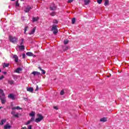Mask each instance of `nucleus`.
I'll list each match as a JSON object with an SVG mask.
<instances>
[{
  "instance_id": "1a4fd4ad",
  "label": "nucleus",
  "mask_w": 129,
  "mask_h": 129,
  "mask_svg": "<svg viewBox=\"0 0 129 129\" xmlns=\"http://www.w3.org/2000/svg\"><path fill=\"white\" fill-rule=\"evenodd\" d=\"M27 56H33V57H36V55H34L33 53L31 52H28L26 53Z\"/></svg>"
},
{
  "instance_id": "39448f33",
  "label": "nucleus",
  "mask_w": 129,
  "mask_h": 129,
  "mask_svg": "<svg viewBox=\"0 0 129 129\" xmlns=\"http://www.w3.org/2000/svg\"><path fill=\"white\" fill-rule=\"evenodd\" d=\"M32 8L30 6H27V8L24 10V12L25 13H29L31 10H32Z\"/></svg>"
},
{
  "instance_id": "2f4dec72",
  "label": "nucleus",
  "mask_w": 129,
  "mask_h": 129,
  "mask_svg": "<svg viewBox=\"0 0 129 129\" xmlns=\"http://www.w3.org/2000/svg\"><path fill=\"white\" fill-rule=\"evenodd\" d=\"M30 121L32 122V121H34L35 120V117H32L30 119Z\"/></svg>"
},
{
  "instance_id": "f3484780",
  "label": "nucleus",
  "mask_w": 129,
  "mask_h": 129,
  "mask_svg": "<svg viewBox=\"0 0 129 129\" xmlns=\"http://www.w3.org/2000/svg\"><path fill=\"white\" fill-rule=\"evenodd\" d=\"M108 5H109V1L105 0L104 6L106 7V6H108Z\"/></svg>"
},
{
  "instance_id": "bb28decb",
  "label": "nucleus",
  "mask_w": 129,
  "mask_h": 129,
  "mask_svg": "<svg viewBox=\"0 0 129 129\" xmlns=\"http://www.w3.org/2000/svg\"><path fill=\"white\" fill-rule=\"evenodd\" d=\"M31 122H32L30 120H28V121H27V122L25 123V124L26 125H28V124H30V123H31Z\"/></svg>"
},
{
  "instance_id": "f03ea898",
  "label": "nucleus",
  "mask_w": 129,
  "mask_h": 129,
  "mask_svg": "<svg viewBox=\"0 0 129 129\" xmlns=\"http://www.w3.org/2000/svg\"><path fill=\"white\" fill-rule=\"evenodd\" d=\"M9 40L10 42H11V43H13L14 44H15V43H17V41H18V38L16 37L10 36Z\"/></svg>"
},
{
  "instance_id": "6e6552de",
  "label": "nucleus",
  "mask_w": 129,
  "mask_h": 129,
  "mask_svg": "<svg viewBox=\"0 0 129 129\" xmlns=\"http://www.w3.org/2000/svg\"><path fill=\"white\" fill-rule=\"evenodd\" d=\"M11 127H12V126L10 125V124L7 123L4 126L5 129H11Z\"/></svg>"
},
{
  "instance_id": "c03bdc74",
  "label": "nucleus",
  "mask_w": 129,
  "mask_h": 129,
  "mask_svg": "<svg viewBox=\"0 0 129 129\" xmlns=\"http://www.w3.org/2000/svg\"><path fill=\"white\" fill-rule=\"evenodd\" d=\"M12 110H15V109H17V107H13L12 108Z\"/></svg>"
},
{
  "instance_id": "49530a36",
  "label": "nucleus",
  "mask_w": 129,
  "mask_h": 129,
  "mask_svg": "<svg viewBox=\"0 0 129 129\" xmlns=\"http://www.w3.org/2000/svg\"><path fill=\"white\" fill-rule=\"evenodd\" d=\"M73 1H74V0H69L68 1V3H72L73 2Z\"/></svg>"
},
{
  "instance_id": "e433bc0d",
  "label": "nucleus",
  "mask_w": 129,
  "mask_h": 129,
  "mask_svg": "<svg viewBox=\"0 0 129 129\" xmlns=\"http://www.w3.org/2000/svg\"><path fill=\"white\" fill-rule=\"evenodd\" d=\"M41 71H42V74H46V72H45V70H42Z\"/></svg>"
},
{
  "instance_id": "ea45409f",
  "label": "nucleus",
  "mask_w": 129,
  "mask_h": 129,
  "mask_svg": "<svg viewBox=\"0 0 129 129\" xmlns=\"http://www.w3.org/2000/svg\"><path fill=\"white\" fill-rule=\"evenodd\" d=\"M15 113H16V112L14 111H12L11 112V114H13V115H15Z\"/></svg>"
},
{
  "instance_id": "3c124183",
  "label": "nucleus",
  "mask_w": 129,
  "mask_h": 129,
  "mask_svg": "<svg viewBox=\"0 0 129 129\" xmlns=\"http://www.w3.org/2000/svg\"><path fill=\"white\" fill-rule=\"evenodd\" d=\"M38 69L40 70L41 71H42L43 70L42 69V68L40 67H38Z\"/></svg>"
},
{
  "instance_id": "a18cd8bd",
  "label": "nucleus",
  "mask_w": 129,
  "mask_h": 129,
  "mask_svg": "<svg viewBox=\"0 0 129 129\" xmlns=\"http://www.w3.org/2000/svg\"><path fill=\"white\" fill-rule=\"evenodd\" d=\"M4 76H2L0 77V80H3V79H4Z\"/></svg>"
},
{
  "instance_id": "c85d7f7f",
  "label": "nucleus",
  "mask_w": 129,
  "mask_h": 129,
  "mask_svg": "<svg viewBox=\"0 0 129 129\" xmlns=\"http://www.w3.org/2000/svg\"><path fill=\"white\" fill-rule=\"evenodd\" d=\"M21 42L20 43V46H23V44H24V38H22Z\"/></svg>"
},
{
  "instance_id": "2eb2a0df",
  "label": "nucleus",
  "mask_w": 129,
  "mask_h": 129,
  "mask_svg": "<svg viewBox=\"0 0 129 129\" xmlns=\"http://www.w3.org/2000/svg\"><path fill=\"white\" fill-rule=\"evenodd\" d=\"M69 49V47H68V46H63L62 47V49L63 50V51H67V50H68Z\"/></svg>"
},
{
  "instance_id": "ddd939ff",
  "label": "nucleus",
  "mask_w": 129,
  "mask_h": 129,
  "mask_svg": "<svg viewBox=\"0 0 129 129\" xmlns=\"http://www.w3.org/2000/svg\"><path fill=\"white\" fill-rule=\"evenodd\" d=\"M22 70H23L22 69V68H18L16 70V71H15V72H16V73H20V72H21V71H22Z\"/></svg>"
},
{
  "instance_id": "dca6fc26",
  "label": "nucleus",
  "mask_w": 129,
  "mask_h": 129,
  "mask_svg": "<svg viewBox=\"0 0 129 129\" xmlns=\"http://www.w3.org/2000/svg\"><path fill=\"white\" fill-rule=\"evenodd\" d=\"M0 99L2 101V104H5L6 103V99H3V98H2V97H1L0 96Z\"/></svg>"
},
{
  "instance_id": "473e14b6",
  "label": "nucleus",
  "mask_w": 129,
  "mask_h": 129,
  "mask_svg": "<svg viewBox=\"0 0 129 129\" xmlns=\"http://www.w3.org/2000/svg\"><path fill=\"white\" fill-rule=\"evenodd\" d=\"M97 2L98 3V4L100 5V4H101V3H102V0H97Z\"/></svg>"
},
{
  "instance_id": "393cba45",
  "label": "nucleus",
  "mask_w": 129,
  "mask_h": 129,
  "mask_svg": "<svg viewBox=\"0 0 129 129\" xmlns=\"http://www.w3.org/2000/svg\"><path fill=\"white\" fill-rule=\"evenodd\" d=\"M9 66H10V63H4L3 67L5 68V67H9Z\"/></svg>"
},
{
  "instance_id": "a878e982",
  "label": "nucleus",
  "mask_w": 129,
  "mask_h": 129,
  "mask_svg": "<svg viewBox=\"0 0 129 129\" xmlns=\"http://www.w3.org/2000/svg\"><path fill=\"white\" fill-rule=\"evenodd\" d=\"M50 15L51 16V17H54V16L56 15V12H52L50 14Z\"/></svg>"
},
{
  "instance_id": "09e8293b",
  "label": "nucleus",
  "mask_w": 129,
  "mask_h": 129,
  "mask_svg": "<svg viewBox=\"0 0 129 129\" xmlns=\"http://www.w3.org/2000/svg\"><path fill=\"white\" fill-rule=\"evenodd\" d=\"M28 129H32V125H29L28 127Z\"/></svg>"
},
{
  "instance_id": "58836bf2",
  "label": "nucleus",
  "mask_w": 129,
  "mask_h": 129,
  "mask_svg": "<svg viewBox=\"0 0 129 129\" xmlns=\"http://www.w3.org/2000/svg\"><path fill=\"white\" fill-rule=\"evenodd\" d=\"M39 90V87L38 86H36V88L35 89V91H38Z\"/></svg>"
},
{
  "instance_id": "de8ad7c7",
  "label": "nucleus",
  "mask_w": 129,
  "mask_h": 129,
  "mask_svg": "<svg viewBox=\"0 0 129 129\" xmlns=\"http://www.w3.org/2000/svg\"><path fill=\"white\" fill-rule=\"evenodd\" d=\"M53 108H54V109H56V110H58V107H57V106L53 107Z\"/></svg>"
},
{
  "instance_id": "603ef678",
  "label": "nucleus",
  "mask_w": 129,
  "mask_h": 129,
  "mask_svg": "<svg viewBox=\"0 0 129 129\" xmlns=\"http://www.w3.org/2000/svg\"><path fill=\"white\" fill-rule=\"evenodd\" d=\"M24 100H25V101H27L28 100V98H24Z\"/></svg>"
},
{
  "instance_id": "864d4df0",
  "label": "nucleus",
  "mask_w": 129,
  "mask_h": 129,
  "mask_svg": "<svg viewBox=\"0 0 129 129\" xmlns=\"http://www.w3.org/2000/svg\"><path fill=\"white\" fill-rule=\"evenodd\" d=\"M21 129H27L26 127H23Z\"/></svg>"
},
{
  "instance_id": "8fccbe9b",
  "label": "nucleus",
  "mask_w": 129,
  "mask_h": 129,
  "mask_svg": "<svg viewBox=\"0 0 129 129\" xmlns=\"http://www.w3.org/2000/svg\"><path fill=\"white\" fill-rule=\"evenodd\" d=\"M22 21H25V17H22Z\"/></svg>"
},
{
  "instance_id": "4be33fe9",
  "label": "nucleus",
  "mask_w": 129,
  "mask_h": 129,
  "mask_svg": "<svg viewBox=\"0 0 129 129\" xmlns=\"http://www.w3.org/2000/svg\"><path fill=\"white\" fill-rule=\"evenodd\" d=\"M68 43H69V40H68L67 39L63 41V43L64 45H67V44H68Z\"/></svg>"
},
{
  "instance_id": "20e7f679",
  "label": "nucleus",
  "mask_w": 129,
  "mask_h": 129,
  "mask_svg": "<svg viewBox=\"0 0 129 129\" xmlns=\"http://www.w3.org/2000/svg\"><path fill=\"white\" fill-rule=\"evenodd\" d=\"M50 11H56L57 10V7L55 4H52L50 7Z\"/></svg>"
},
{
  "instance_id": "c756f323",
  "label": "nucleus",
  "mask_w": 129,
  "mask_h": 129,
  "mask_svg": "<svg viewBox=\"0 0 129 129\" xmlns=\"http://www.w3.org/2000/svg\"><path fill=\"white\" fill-rule=\"evenodd\" d=\"M16 7H19L20 6V4H19V1H16Z\"/></svg>"
},
{
  "instance_id": "79ce46f5",
  "label": "nucleus",
  "mask_w": 129,
  "mask_h": 129,
  "mask_svg": "<svg viewBox=\"0 0 129 129\" xmlns=\"http://www.w3.org/2000/svg\"><path fill=\"white\" fill-rule=\"evenodd\" d=\"M1 95H2V96L4 97L3 98H5V93H1Z\"/></svg>"
},
{
  "instance_id": "0eeeda50",
  "label": "nucleus",
  "mask_w": 129,
  "mask_h": 129,
  "mask_svg": "<svg viewBox=\"0 0 129 129\" xmlns=\"http://www.w3.org/2000/svg\"><path fill=\"white\" fill-rule=\"evenodd\" d=\"M9 98H11V99H12L13 100H15V95L13 94H10L9 96H8Z\"/></svg>"
},
{
  "instance_id": "72a5a7b5",
  "label": "nucleus",
  "mask_w": 129,
  "mask_h": 129,
  "mask_svg": "<svg viewBox=\"0 0 129 129\" xmlns=\"http://www.w3.org/2000/svg\"><path fill=\"white\" fill-rule=\"evenodd\" d=\"M53 23L54 24H58V21L57 20H53Z\"/></svg>"
},
{
  "instance_id": "a211bd4d",
  "label": "nucleus",
  "mask_w": 129,
  "mask_h": 129,
  "mask_svg": "<svg viewBox=\"0 0 129 129\" xmlns=\"http://www.w3.org/2000/svg\"><path fill=\"white\" fill-rule=\"evenodd\" d=\"M85 5L86 6H87V5H89V3H90V0H84Z\"/></svg>"
},
{
  "instance_id": "aec40b11",
  "label": "nucleus",
  "mask_w": 129,
  "mask_h": 129,
  "mask_svg": "<svg viewBox=\"0 0 129 129\" xmlns=\"http://www.w3.org/2000/svg\"><path fill=\"white\" fill-rule=\"evenodd\" d=\"M19 49L20 50H25V46L24 45L19 46Z\"/></svg>"
},
{
  "instance_id": "7c9ffc66",
  "label": "nucleus",
  "mask_w": 129,
  "mask_h": 129,
  "mask_svg": "<svg viewBox=\"0 0 129 129\" xmlns=\"http://www.w3.org/2000/svg\"><path fill=\"white\" fill-rule=\"evenodd\" d=\"M8 82L10 84H11V85L14 84V81H13V80L12 81H9Z\"/></svg>"
},
{
  "instance_id": "5701e85b",
  "label": "nucleus",
  "mask_w": 129,
  "mask_h": 129,
  "mask_svg": "<svg viewBox=\"0 0 129 129\" xmlns=\"http://www.w3.org/2000/svg\"><path fill=\"white\" fill-rule=\"evenodd\" d=\"M75 22H76V19L75 18H73L72 20V23L73 25H74V24H75Z\"/></svg>"
},
{
  "instance_id": "4d7b16f0",
  "label": "nucleus",
  "mask_w": 129,
  "mask_h": 129,
  "mask_svg": "<svg viewBox=\"0 0 129 129\" xmlns=\"http://www.w3.org/2000/svg\"><path fill=\"white\" fill-rule=\"evenodd\" d=\"M12 2H15L16 0H11Z\"/></svg>"
},
{
  "instance_id": "7ed1b4c3",
  "label": "nucleus",
  "mask_w": 129,
  "mask_h": 129,
  "mask_svg": "<svg viewBox=\"0 0 129 129\" xmlns=\"http://www.w3.org/2000/svg\"><path fill=\"white\" fill-rule=\"evenodd\" d=\"M51 31H53L54 35H56L58 33V29H57V26L53 25L51 28Z\"/></svg>"
},
{
  "instance_id": "052dcab7",
  "label": "nucleus",
  "mask_w": 129,
  "mask_h": 129,
  "mask_svg": "<svg viewBox=\"0 0 129 129\" xmlns=\"http://www.w3.org/2000/svg\"><path fill=\"white\" fill-rule=\"evenodd\" d=\"M21 1H24V0H21Z\"/></svg>"
},
{
  "instance_id": "cd10ccee",
  "label": "nucleus",
  "mask_w": 129,
  "mask_h": 129,
  "mask_svg": "<svg viewBox=\"0 0 129 129\" xmlns=\"http://www.w3.org/2000/svg\"><path fill=\"white\" fill-rule=\"evenodd\" d=\"M28 26H26V27H25V28H24V34H26V32H27V31L28 30Z\"/></svg>"
},
{
  "instance_id": "b1692460",
  "label": "nucleus",
  "mask_w": 129,
  "mask_h": 129,
  "mask_svg": "<svg viewBox=\"0 0 129 129\" xmlns=\"http://www.w3.org/2000/svg\"><path fill=\"white\" fill-rule=\"evenodd\" d=\"M30 116H32V117H35V112H32L30 114Z\"/></svg>"
},
{
  "instance_id": "f257e3e1",
  "label": "nucleus",
  "mask_w": 129,
  "mask_h": 129,
  "mask_svg": "<svg viewBox=\"0 0 129 129\" xmlns=\"http://www.w3.org/2000/svg\"><path fill=\"white\" fill-rule=\"evenodd\" d=\"M38 118L35 119V121L36 122H40L41 120L44 119V116H43L41 114H38L37 115Z\"/></svg>"
},
{
  "instance_id": "37998d69",
  "label": "nucleus",
  "mask_w": 129,
  "mask_h": 129,
  "mask_svg": "<svg viewBox=\"0 0 129 129\" xmlns=\"http://www.w3.org/2000/svg\"><path fill=\"white\" fill-rule=\"evenodd\" d=\"M16 109H18V110L22 109V108L20 107V106H17V107H16Z\"/></svg>"
},
{
  "instance_id": "9d476101",
  "label": "nucleus",
  "mask_w": 129,
  "mask_h": 129,
  "mask_svg": "<svg viewBox=\"0 0 129 129\" xmlns=\"http://www.w3.org/2000/svg\"><path fill=\"white\" fill-rule=\"evenodd\" d=\"M100 121H102L103 122H105L107 121V118L104 117L100 119Z\"/></svg>"
},
{
  "instance_id": "9b49d317",
  "label": "nucleus",
  "mask_w": 129,
  "mask_h": 129,
  "mask_svg": "<svg viewBox=\"0 0 129 129\" xmlns=\"http://www.w3.org/2000/svg\"><path fill=\"white\" fill-rule=\"evenodd\" d=\"M32 74H33L34 76H36V75H37V76H39V75H41V73L38 72H33L32 73Z\"/></svg>"
},
{
  "instance_id": "f704fd0d",
  "label": "nucleus",
  "mask_w": 129,
  "mask_h": 129,
  "mask_svg": "<svg viewBox=\"0 0 129 129\" xmlns=\"http://www.w3.org/2000/svg\"><path fill=\"white\" fill-rule=\"evenodd\" d=\"M60 95H64V90H62L60 91Z\"/></svg>"
},
{
  "instance_id": "6ab92c4d",
  "label": "nucleus",
  "mask_w": 129,
  "mask_h": 129,
  "mask_svg": "<svg viewBox=\"0 0 129 129\" xmlns=\"http://www.w3.org/2000/svg\"><path fill=\"white\" fill-rule=\"evenodd\" d=\"M6 121H7V120L6 119H2L1 120V122L0 123V125H3V124H4L5 122H6Z\"/></svg>"
},
{
  "instance_id": "c9c22d12",
  "label": "nucleus",
  "mask_w": 129,
  "mask_h": 129,
  "mask_svg": "<svg viewBox=\"0 0 129 129\" xmlns=\"http://www.w3.org/2000/svg\"><path fill=\"white\" fill-rule=\"evenodd\" d=\"M14 116L15 117L19 118V113H17V114H15V115H14Z\"/></svg>"
},
{
  "instance_id": "bf43d9fd",
  "label": "nucleus",
  "mask_w": 129,
  "mask_h": 129,
  "mask_svg": "<svg viewBox=\"0 0 129 129\" xmlns=\"http://www.w3.org/2000/svg\"><path fill=\"white\" fill-rule=\"evenodd\" d=\"M0 72H1V71L0 70Z\"/></svg>"
},
{
  "instance_id": "4c0bfd02",
  "label": "nucleus",
  "mask_w": 129,
  "mask_h": 129,
  "mask_svg": "<svg viewBox=\"0 0 129 129\" xmlns=\"http://www.w3.org/2000/svg\"><path fill=\"white\" fill-rule=\"evenodd\" d=\"M25 57H26V54L23 53L22 54V58H25Z\"/></svg>"
},
{
  "instance_id": "4468645a",
  "label": "nucleus",
  "mask_w": 129,
  "mask_h": 129,
  "mask_svg": "<svg viewBox=\"0 0 129 129\" xmlns=\"http://www.w3.org/2000/svg\"><path fill=\"white\" fill-rule=\"evenodd\" d=\"M35 32H36V27H34L32 30H31V31L30 32V33H29V35H33V34H34L35 33Z\"/></svg>"
},
{
  "instance_id": "f8f14e48",
  "label": "nucleus",
  "mask_w": 129,
  "mask_h": 129,
  "mask_svg": "<svg viewBox=\"0 0 129 129\" xmlns=\"http://www.w3.org/2000/svg\"><path fill=\"white\" fill-rule=\"evenodd\" d=\"M27 91H29V92H33L34 91V88L30 87V88H27Z\"/></svg>"
},
{
  "instance_id": "a19ab883",
  "label": "nucleus",
  "mask_w": 129,
  "mask_h": 129,
  "mask_svg": "<svg viewBox=\"0 0 129 129\" xmlns=\"http://www.w3.org/2000/svg\"><path fill=\"white\" fill-rule=\"evenodd\" d=\"M4 93V90L2 89H0V94Z\"/></svg>"
},
{
  "instance_id": "13d9d810",
  "label": "nucleus",
  "mask_w": 129,
  "mask_h": 129,
  "mask_svg": "<svg viewBox=\"0 0 129 129\" xmlns=\"http://www.w3.org/2000/svg\"><path fill=\"white\" fill-rule=\"evenodd\" d=\"M107 77H109V76H107Z\"/></svg>"
},
{
  "instance_id": "5fc2aeb1",
  "label": "nucleus",
  "mask_w": 129,
  "mask_h": 129,
  "mask_svg": "<svg viewBox=\"0 0 129 129\" xmlns=\"http://www.w3.org/2000/svg\"><path fill=\"white\" fill-rule=\"evenodd\" d=\"M3 73H4V74H7V72H4Z\"/></svg>"
},
{
  "instance_id": "6e6d98bb",
  "label": "nucleus",
  "mask_w": 129,
  "mask_h": 129,
  "mask_svg": "<svg viewBox=\"0 0 129 129\" xmlns=\"http://www.w3.org/2000/svg\"><path fill=\"white\" fill-rule=\"evenodd\" d=\"M3 108V107H0V109H2Z\"/></svg>"
},
{
  "instance_id": "412c9836",
  "label": "nucleus",
  "mask_w": 129,
  "mask_h": 129,
  "mask_svg": "<svg viewBox=\"0 0 129 129\" xmlns=\"http://www.w3.org/2000/svg\"><path fill=\"white\" fill-rule=\"evenodd\" d=\"M39 20V17H33V22H37Z\"/></svg>"
},
{
  "instance_id": "423d86ee",
  "label": "nucleus",
  "mask_w": 129,
  "mask_h": 129,
  "mask_svg": "<svg viewBox=\"0 0 129 129\" xmlns=\"http://www.w3.org/2000/svg\"><path fill=\"white\" fill-rule=\"evenodd\" d=\"M13 58L14 59H15V62H16V63H18V62L19 61V57H18V55H14Z\"/></svg>"
}]
</instances>
